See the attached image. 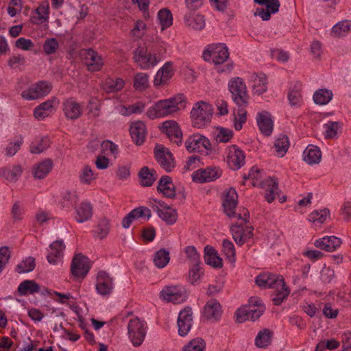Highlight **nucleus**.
<instances>
[{
	"instance_id": "obj_1",
	"label": "nucleus",
	"mask_w": 351,
	"mask_h": 351,
	"mask_svg": "<svg viewBox=\"0 0 351 351\" xmlns=\"http://www.w3.org/2000/svg\"><path fill=\"white\" fill-rule=\"evenodd\" d=\"M183 101L184 96L182 95L160 100L148 108L147 115L152 119L171 115L180 110L179 105Z\"/></svg>"
},
{
	"instance_id": "obj_2",
	"label": "nucleus",
	"mask_w": 351,
	"mask_h": 351,
	"mask_svg": "<svg viewBox=\"0 0 351 351\" xmlns=\"http://www.w3.org/2000/svg\"><path fill=\"white\" fill-rule=\"evenodd\" d=\"M213 108L209 104L200 101L195 104L191 112L193 125L201 128L210 122Z\"/></svg>"
},
{
	"instance_id": "obj_3",
	"label": "nucleus",
	"mask_w": 351,
	"mask_h": 351,
	"mask_svg": "<svg viewBox=\"0 0 351 351\" xmlns=\"http://www.w3.org/2000/svg\"><path fill=\"white\" fill-rule=\"evenodd\" d=\"M228 89L232 101L238 107H247L249 104V95L243 79L237 77L228 82Z\"/></svg>"
},
{
	"instance_id": "obj_4",
	"label": "nucleus",
	"mask_w": 351,
	"mask_h": 351,
	"mask_svg": "<svg viewBox=\"0 0 351 351\" xmlns=\"http://www.w3.org/2000/svg\"><path fill=\"white\" fill-rule=\"evenodd\" d=\"M146 323L138 317H134L129 321L128 324V332L129 338L134 346H140L146 335Z\"/></svg>"
},
{
	"instance_id": "obj_5",
	"label": "nucleus",
	"mask_w": 351,
	"mask_h": 351,
	"mask_svg": "<svg viewBox=\"0 0 351 351\" xmlns=\"http://www.w3.org/2000/svg\"><path fill=\"white\" fill-rule=\"evenodd\" d=\"M134 62L142 69H148L158 63V56L153 55L143 44L139 45L133 52Z\"/></svg>"
},
{
	"instance_id": "obj_6",
	"label": "nucleus",
	"mask_w": 351,
	"mask_h": 351,
	"mask_svg": "<svg viewBox=\"0 0 351 351\" xmlns=\"http://www.w3.org/2000/svg\"><path fill=\"white\" fill-rule=\"evenodd\" d=\"M186 149L189 152H199L208 155L211 149V143L208 138L199 134L191 136L185 142Z\"/></svg>"
},
{
	"instance_id": "obj_7",
	"label": "nucleus",
	"mask_w": 351,
	"mask_h": 351,
	"mask_svg": "<svg viewBox=\"0 0 351 351\" xmlns=\"http://www.w3.org/2000/svg\"><path fill=\"white\" fill-rule=\"evenodd\" d=\"M229 58V52L224 44H217L209 46L203 53V58L206 61L212 60L215 64H221Z\"/></svg>"
},
{
	"instance_id": "obj_8",
	"label": "nucleus",
	"mask_w": 351,
	"mask_h": 351,
	"mask_svg": "<svg viewBox=\"0 0 351 351\" xmlns=\"http://www.w3.org/2000/svg\"><path fill=\"white\" fill-rule=\"evenodd\" d=\"M79 55L89 71H99L104 65L101 56L91 48L81 49Z\"/></svg>"
},
{
	"instance_id": "obj_9",
	"label": "nucleus",
	"mask_w": 351,
	"mask_h": 351,
	"mask_svg": "<svg viewBox=\"0 0 351 351\" xmlns=\"http://www.w3.org/2000/svg\"><path fill=\"white\" fill-rule=\"evenodd\" d=\"M264 305H246L236 312V321L242 323L247 320L255 321L258 319L265 311Z\"/></svg>"
},
{
	"instance_id": "obj_10",
	"label": "nucleus",
	"mask_w": 351,
	"mask_h": 351,
	"mask_svg": "<svg viewBox=\"0 0 351 351\" xmlns=\"http://www.w3.org/2000/svg\"><path fill=\"white\" fill-rule=\"evenodd\" d=\"M185 289L180 286H166L160 293V298L168 302L180 303L186 300Z\"/></svg>"
},
{
	"instance_id": "obj_11",
	"label": "nucleus",
	"mask_w": 351,
	"mask_h": 351,
	"mask_svg": "<svg viewBox=\"0 0 351 351\" xmlns=\"http://www.w3.org/2000/svg\"><path fill=\"white\" fill-rule=\"evenodd\" d=\"M51 90V86L45 81H40L31 86L27 90H23L21 97L27 100L36 99L48 95Z\"/></svg>"
},
{
	"instance_id": "obj_12",
	"label": "nucleus",
	"mask_w": 351,
	"mask_h": 351,
	"mask_svg": "<svg viewBox=\"0 0 351 351\" xmlns=\"http://www.w3.org/2000/svg\"><path fill=\"white\" fill-rule=\"evenodd\" d=\"M254 3L265 5L266 8H256L254 15L260 16L263 21H268L271 14L278 12L280 5L279 0H254Z\"/></svg>"
},
{
	"instance_id": "obj_13",
	"label": "nucleus",
	"mask_w": 351,
	"mask_h": 351,
	"mask_svg": "<svg viewBox=\"0 0 351 351\" xmlns=\"http://www.w3.org/2000/svg\"><path fill=\"white\" fill-rule=\"evenodd\" d=\"M90 266L88 258L82 254H76L72 260L71 271V274L77 278H84L89 271Z\"/></svg>"
},
{
	"instance_id": "obj_14",
	"label": "nucleus",
	"mask_w": 351,
	"mask_h": 351,
	"mask_svg": "<svg viewBox=\"0 0 351 351\" xmlns=\"http://www.w3.org/2000/svg\"><path fill=\"white\" fill-rule=\"evenodd\" d=\"M193 322V312L190 307L182 310L178 317V334L180 336H185L191 328Z\"/></svg>"
},
{
	"instance_id": "obj_15",
	"label": "nucleus",
	"mask_w": 351,
	"mask_h": 351,
	"mask_svg": "<svg viewBox=\"0 0 351 351\" xmlns=\"http://www.w3.org/2000/svg\"><path fill=\"white\" fill-rule=\"evenodd\" d=\"M221 175V170L217 167H207L195 171L192 176L193 180L199 183L208 182L216 180Z\"/></svg>"
},
{
	"instance_id": "obj_16",
	"label": "nucleus",
	"mask_w": 351,
	"mask_h": 351,
	"mask_svg": "<svg viewBox=\"0 0 351 351\" xmlns=\"http://www.w3.org/2000/svg\"><path fill=\"white\" fill-rule=\"evenodd\" d=\"M83 106L73 98H69L64 101L62 110L65 117L71 120L79 119L82 114Z\"/></svg>"
},
{
	"instance_id": "obj_17",
	"label": "nucleus",
	"mask_w": 351,
	"mask_h": 351,
	"mask_svg": "<svg viewBox=\"0 0 351 351\" xmlns=\"http://www.w3.org/2000/svg\"><path fill=\"white\" fill-rule=\"evenodd\" d=\"M162 129L171 141L178 145L181 143L182 132L177 122L173 120L165 121Z\"/></svg>"
},
{
	"instance_id": "obj_18",
	"label": "nucleus",
	"mask_w": 351,
	"mask_h": 351,
	"mask_svg": "<svg viewBox=\"0 0 351 351\" xmlns=\"http://www.w3.org/2000/svg\"><path fill=\"white\" fill-rule=\"evenodd\" d=\"M227 162L232 169H240L245 163L244 152L237 148L236 145L232 146L227 156Z\"/></svg>"
},
{
	"instance_id": "obj_19",
	"label": "nucleus",
	"mask_w": 351,
	"mask_h": 351,
	"mask_svg": "<svg viewBox=\"0 0 351 351\" xmlns=\"http://www.w3.org/2000/svg\"><path fill=\"white\" fill-rule=\"evenodd\" d=\"M230 230L232 238L239 245H242L253 237V228L252 226H248L243 230L241 226L235 224L231 227Z\"/></svg>"
},
{
	"instance_id": "obj_20",
	"label": "nucleus",
	"mask_w": 351,
	"mask_h": 351,
	"mask_svg": "<svg viewBox=\"0 0 351 351\" xmlns=\"http://www.w3.org/2000/svg\"><path fill=\"white\" fill-rule=\"evenodd\" d=\"M113 288L112 279L105 271H100L97 278L96 289L103 295H109Z\"/></svg>"
},
{
	"instance_id": "obj_21",
	"label": "nucleus",
	"mask_w": 351,
	"mask_h": 351,
	"mask_svg": "<svg viewBox=\"0 0 351 351\" xmlns=\"http://www.w3.org/2000/svg\"><path fill=\"white\" fill-rule=\"evenodd\" d=\"M238 204V195L236 191L231 188L226 193L223 202L224 212L229 217H235L234 209Z\"/></svg>"
},
{
	"instance_id": "obj_22",
	"label": "nucleus",
	"mask_w": 351,
	"mask_h": 351,
	"mask_svg": "<svg viewBox=\"0 0 351 351\" xmlns=\"http://www.w3.org/2000/svg\"><path fill=\"white\" fill-rule=\"evenodd\" d=\"M256 122L261 132L265 136H269L274 128L271 114L267 111L258 113Z\"/></svg>"
},
{
	"instance_id": "obj_23",
	"label": "nucleus",
	"mask_w": 351,
	"mask_h": 351,
	"mask_svg": "<svg viewBox=\"0 0 351 351\" xmlns=\"http://www.w3.org/2000/svg\"><path fill=\"white\" fill-rule=\"evenodd\" d=\"M158 162L167 171H171L174 167L173 155L167 149L162 147L155 152Z\"/></svg>"
},
{
	"instance_id": "obj_24",
	"label": "nucleus",
	"mask_w": 351,
	"mask_h": 351,
	"mask_svg": "<svg viewBox=\"0 0 351 351\" xmlns=\"http://www.w3.org/2000/svg\"><path fill=\"white\" fill-rule=\"evenodd\" d=\"M58 101H59L56 97H53L52 99L40 104L34 109V117L39 120L48 117L52 112L54 107L58 104Z\"/></svg>"
},
{
	"instance_id": "obj_25",
	"label": "nucleus",
	"mask_w": 351,
	"mask_h": 351,
	"mask_svg": "<svg viewBox=\"0 0 351 351\" xmlns=\"http://www.w3.org/2000/svg\"><path fill=\"white\" fill-rule=\"evenodd\" d=\"M23 168L20 165H14L0 169V176L10 182H16L21 176Z\"/></svg>"
},
{
	"instance_id": "obj_26",
	"label": "nucleus",
	"mask_w": 351,
	"mask_h": 351,
	"mask_svg": "<svg viewBox=\"0 0 351 351\" xmlns=\"http://www.w3.org/2000/svg\"><path fill=\"white\" fill-rule=\"evenodd\" d=\"M130 132L132 138L137 145H141L145 142L146 136L145 125L142 121H136L132 123Z\"/></svg>"
},
{
	"instance_id": "obj_27",
	"label": "nucleus",
	"mask_w": 351,
	"mask_h": 351,
	"mask_svg": "<svg viewBox=\"0 0 351 351\" xmlns=\"http://www.w3.org/2000/svg\"><path fill=\"white\" fill-rule=\"evenodd\" d=\"M341 244V239L334 236L323 237L316 240L314 243L316 247L326 252L335 251Z\"/></svg>"
},
{
	"instance_id": "obj_28",
	"label": "nucleus",
	"mask_w": 351,
	"mask_h": 351,
	"mask_svg": "<svg viewBox=\"0 0 351 351\" xmlns=\"http://www.w3.org/2000/svg\"><path fill=\"white\" fill-rule=\"evenodd\" d=\"M49 247L50 252L47 255V259L50 264H56L63 256L65 245L62 240H57L53 241Z\"/></svg>"
},
{
	"instance_id": "obj_29",
	"label": "nucleus",
	"mask_w": 351,
	"mask_h": 351,
	"mask_svg": "<svg viewBox=\"0 0 351 351\" xmlns=\"http://www.w3.org/2000/svg\"><path fill=\"white\" fill-rule=\"evenodd\" d=\"M221 307L216 300L208 301L204 306V316L208 320L217 321L221 315Z\"/></svg>"
},
{
	"instance_id": "obj_30",
	"label": "nucleus",
	"mask_w": 351,
	"mask_h": 351,
	"mask_svg": "<svg viewBox=\"0 0 351 351\" xmlns=\"http://www.w3.org/2000/svg\"><path fill=\"white\" fill-rule=\"evenodd\" d=\"M157 191L167 198L176 197V191L171 178L168 176H162L157 186Z\"/></svg>"
},
{
	"instance_id": "obj_31",
	"label": "nucleus",
	"mask_w": 351,
	"mask_h": 351,
	"mask_svg": "<svg viewBox=\"0 0 351 351\" xmlns=\"http://www.w3.org/2000/svg\"><path fill=\"white\" fill-rule=\"evenodd\" d=\"M53 167V162L50 159L45 160L35 164L32 169V173L35 179L41 180L45 178Z\"/></svg>"
},
{
	"instance_id": "obj_32",
	"label": "nucleus",
	"mask_w": 351,
	"mask_h": 351,
	"mask_svg": "<svg viewBox=\"0 0 351 351\" xmlns=\"http://www.w3.org/2000/svg\"><path fill=\"white\" fill-rule=\"evenodd\" d=\"M140 184L142 186H151L158 178L156 170L143 167L138 172Z\"/></svg>"
},
{
	"instance_id": "obj_33",
	"label": "nucleus",
	"mask_w": 351,
	"mask_h": 351,
	"mask_svg": "<svg viewBox=\"0 0 351 351\" xmlns=\"http://www.w3.org/2000/svg\"><path fill=\"white\" fill-rule=\"evenodd\" d=\"M204 258L205 263L214 268H221L223 267L222 258L217 255L216 250L209 245L204 248Z\"/></svg>"
},
{
	"instance_id": "obj_34",
	"label": "nucleus",
	"mask_w": 351,
	"mask_h": 351,
	"mask_svg": "<svg viewBox=\"0 0 351 351\" xmlns=\"http://www.w3.org/2000/svg\"><path fill=\"white\" fill-rule=\"evenodd\" d=\"M184 21L186 26L194 30H202L206 25L204 16L200 14H186Z\"/></svg>"
},
{
	"instance_id": "obj_35",
	"label": "nucleus",
	"mask_w": 351,
	"mask_h": 351,
	"mask_svg": "<svg viewBox=\"0 0 351 351\" xmlns=\"http://www.w3.org/2000/svg\"><path fill=\"white\" fill-rule=\"evenodd\" d=\"M173 75L172 63L168 62L157 72L154 79V85L159 86L166 83Z\"/></svg>"
},
{
	"instance_id": "obj_36",
	"label": "nucleus",
	"mask_w": 351,
	"mask_h": 351,
	"mask_svg": "<svg viewBox=\"0 0 351 351\" xmlns=\"http://www.w3.org/2000/svg\"><path fill=\"white\" fill-rule=\"evenodd\" d=\"M304 160L309 164H317L320 162L322 153L320 149L313 145H308L303 153Z\"/></svg>"
},
{
	"instance_id": "obj_37",
	"label": "nucleus",
	"mask_w": 351,
	"mask_h": 351,
	"mask_svg": "<svg viewBox=\"0 0 351 351\" xmlns=\"http://www.w3.org/2000/svg\"><path fill=\"white\" fill-rule=\"evenodd\" d=\"M144 45L147 47V49L150 51V53L158 56V62L161 60L162 55L166 52L165 43L158 38L152 43L147 40Z\"/></svg>"
},
{
	"instance_id": "obj_38",
	"label": "nucleus",
	"mask_w": 351,
	"mask_h": 351,
	"mask_svg": "<svg viewBox=\"0 0 351 351\" xmlns=\"http://www.w3.org/2000/svg\"><path fill=\"white\" fill-rule=\"evenodd\" d=\"M261 184L262 187H267L265 197L269 203H271L275 199V193H278V183L277 180L268 178Z\"/></svg>"
},
{
	"instance_id": "obj_39",
	"label": "nucleus",
	"mask_w": 351,
	"mask_h": 351,
	"mask_svg": "<svg viewBox=\"0 0 351 351\" xmlns=\"http://www.w3.org/2000/svg\"><path fill=\"white\" fill-rule=\"evenodd\" d=\"M40 291V285L33 280H25L18 287L17 291L20 295L34 294Z\"/></svg>"
},
{
	"instance_id": "obj_40",
	"label": "nucleus",
	"mask_w": 351,
	"mask_h": 351,
	"mask_svg": "<svg viewBox=\"0 0 351 351\" xmlns=\"http://www.w3.org/2000/svg\"><path fill=\"white\" fill-rule=\"evenodd\" d=\"M49 18V5H40L31 16V21L34 24H42Z\"/></svg>"
},
{
	"instance_id": "obj_41",
	"label": "nucleus",
	"mask_w": 351,
	"mask_h": 351,
	"mask_svg": "<svg viewBox=\"0 0 351 351\" xmlns=\"http://www.w3.org/2000/svg\"><path fill=\"white\" fill-rule=\"evenodd\" d=\"M169 252L165 248L158 250L154 256V263L158 268H164L169 262Z\"/></svg>"
},
{
	"instance_id": "obj_42",
	"label": "nucleus",
	"mask_w": 351,
	"mask_h": 351,
	"mask_svg": "<svg viewBox=\"0 0 351 351\" xmlns=\"http://www.w3.org/2000/svg\"><path fill=\"white\" fill-rule=\"evenodd\" d=\"M272 332L267 328H265L258 332L255 338V344L258 348H265L271 342Z\"/></svg>"
},
{
	"instance_id": "obj_43",
	"label": "nucleus",
	"mask_w": 351,
	"mask_h": 351,
	"mask_svg": "<svg viewBox=\"0 0 351 351\" xmlns=\"http://www.w3.org/2000/svg\"><path fill=\"white\" fill-rule=\"evenodd\" d=\"M76 213L78 216L77 218V221L79 223L84 222L90 219L92 217V206L88 203H82L79 208L76 209Z\"/></svg>"
},
{
	"instance_id": "obj_44",
	"label": "nucleus",
	"mask_w": 351,
	"mask_h": 351,
	"mask_svg": "<svg viewBox=\"0 0 351 351\" xmlns=\"http://www.w3.org/2000/svg\"><path fill=\"white\" fill-rule=\"evenodd\" d=\"M267 77L264 73H260L256 75L254 80L253 91L254 93L260 95L267 90Z\"/></svg>"
},
{
	"instance_id": "obj_45",
	"label": "nucleus",
	"mask_w": 351,
	"mask_h": 351,
	"mask_svg": "<svg viewBox=\"0 0 351 351\" xmlns=\"http://www.w3.org/2000/svg\"><path fill=\"white\" fill-rule=\"evenodd\" d=\"M332 96L333 94L331 90L328 89H319L314 93L313 100L317 104L325 105L332 99Z\"/></svg>"
},
{
	"instance_id": "obj_46",
	"label": "nucleus",
	"mask_w": 351,
	"mask_h": 351,
	"mask_svg": "<svg viewBox=\"0 0 351 351\" xmlns=\"http://www.w3.org/2000/svg\"><path fill=\"white\" fill-rule=\"evenodd\" d=\"M351 30V21H343L332 27V35L335 37L345 36Z\"/></svg>"
},
{
	"instance_id": "obj_47",
	"label": "nucleus",
	"mask_w": 351,
	"mask_h": 351,
	"mask_svg": "<svg viewBox=\"0 0 351 351\" xmlns=\"http://www.w3.org/2000/svg\"><path fill=\"white\" fill-rule=\"evenodd\" d=\"M35 267V258L32 256H29L16 265L15 271L19 274L28 273L33 271Z\"/></svg>"
},
{
	"instance_id": "obj_48",
	"label": "nucleus",
	"mask_w": 351,
	"mask_h": 351,
	"mask_svg": "<svg viewBox=\"0 0 351 351\" xmlns=\"http://www.w3.org/2000/svg\"><path fill=\"white\" fill-rule=\"evenodd\" d=\"M274 147L278 156L282 157L289 147V138L285 135L279 136L274 143Z\"/></svg>"
},
{
	"instance_id": "obj_49",
	"label": "nucleus",
	"mask_w": 351,
	"mask_h": 351,
	"mask_svg": "<svg viewBox=\"0 0 351 351\" xmlns=\"http://www.w3.org/2000/svg\"><path fill=\"white\" fill-rule=\"evenodd\" d=\"M158 18L162 26V30L169 27L173 23V16L167 8L160 10L158 13Z\"/></svg>"
},
{
	"instance_id": "obj_50",
	"label": "nucleus",
	"mask_w": 351,
	"mask_h": 351,
	"mask_svg": "<svg viewBox=\"0 0 351 351\" xmlns=\"http://www.w3.org/2000/svg\"><path fill=\"white\" fill-rule=\"evenodd\" d=\"M274 293L273 294L272 300L275 305H280L283 300L288 297L290 293V290L284 282V286L278 287V289H275Z\"/></svg>"
},
{
	"instance_id": "obj_51",
	"label": "nucleus",
	"mask_w": 351,
	"mask_h": 351,
	"mask_svg": "<svg viewBox=\"0 0 351 351\" xmlns=\"http://www.w3.org/2000/svg\"><path fill=\"white\" fill-rule=\"evenodd\" d=\"M124 86V81L121 78H117L115 80L109 78L104 84V88L108 93H113L121 90Z\"/></svg>"
},
{
	"instance_id": "obj_52",
	"label": "nucleus",
	"mask_w": 351,
	"mask_h": 351,
	"mask_svg": "<svg viewBox=\"0 0 351 351\" xmlns=\"http://www.w3.org/2000/svg\"><path fill=\"white\" fill-rule=\"evenodd\" d=\"M50 146V141L47 136L42 137L38 141L33 142L30 146L32 154H40Z\"/></svg>"
},
{
	"instance_id": "obj_53",
	"label": "nucleus",
	"mask_w": 351,
	"mask_h": 351,
	"mask_svg": "<svg viewBox=\"0 0 351 351\" xmlns=\"http://www.w3.org/2000/svg\"><path fill=\"white\" fill-rule=\"evenodd\" d=\"M201 263L191 264L189 270V280L194 284L204 275V271L200 266Z\"/></svg>"
},
{
	"instance_id": "obj_54",
	"label": "nucleus",
	"mask_w": 351,
	"mask_h": 351,
	"mask_svg": "<svg viewBox=\"0 0 351 351\" xmlns=\"http://www.w3.org/2000/svg\"><path fill=\"white\" fill-rule=\"evenodd\" d=\"M149 86L148 75L144 73H137L134 78V87L136 90L142 91Z\"/></svg>"
},
{
	"instance_id": "obj_55",
	"label": "nucleus",
	"mask_w": 351,
	"mask_h": 351,
	"mask_svg": "<svg viewBox=\"0 0 351 351\" xmlns=\"http://www.w3.org/2000/svg\"><path fill=\"white\" fill-rule=\"evenodd\" d=\"M206 343L202 338L197 337L190 341L183 348V351H204Z\"/></svg>"
},
{
	"instance_id": "obj_56",
	"label": "nucleus",
	"mask_w": 351,
	"mask_h": 351,
	"mask_svg": "<svg viewBox=\"0 0 351 351\" xmlns=\"http://www.w3.org/2000/svg\"><path fill=\"white\" fill-rule=\"evenodd\" d=\"M217 130L218 132L215 135V140L217 143H226L233 137V131L230 129L218 127Z\"/></svg>"
},
{
	"instance_id": "obj_57",
	"label": "nucleus",
	"mask_w": 351,
	"mask_h": 351,
	"mask_svg": "<svg viewBox=\"0 0 351 351\" xmlns=\"http://www.w3.org/2000/svg\"><path fill=\"white\" fill-rule=\"evenodd\" d=\"M324 127L325 128V137L326 138H333L337 136L341 124L339 121H328Z\"/></svg>"
},
{
	"instance_id": "obj_58",
	"label": "nucleus",
	"mask_w": 351,
	"mask_h": 351,
	"mask_svg": "<svg viewBox=\"0 0 351 351\" xmlns=\"http://www.w3.org/2000/svg\"><path fill=\"white\" fill-rule=\"evenodd\" d=\"M158 217L167 224L172 225L177 221L178 213L176 210L169 208V209L161 211Z\"/></svg>"
},
{
	"instance_id": "obj_59",
	"label": "nucleus",
	"mask_w": 351,
	"mask_h": 351,
	"mask_svg": "<svg viewBox=\"0 0 351 351\" xmlns=\"http://www.w3.org/2000/svg\"><path fill=\"white\" fill-rule=\"evenodd\" d=\"M237 114L234 112V128L236 130H241L243 126V124L247 121V111L245 110V107H238Z\"/></svg>"
},
{
	"instance_id": "obj_60",
	"label": "nucleus",
	"mask_w": 351,
	"mask_h": 351,
	"mask_svg": "<svg viewBox=\"0 0 351 351\" xmlns=\"http://www.w3.org/2000/svg\"><path fill=\"white\" fill-rule=\"evenodd\" d=\"M223 252L226 256L227 258L230 262L233 263L235 261V249L233 243L227 240L224 239L223 241Z\"/></svg>"
},
{
	"instance_id": "obj_61",
	"label": "nucleus",
	"mask_w": 351,
	"mask_h": 351,
	"mask_svg": "<svg viewBox=\"0 0 351 351\" xmlns=\"http://www.w3.org/2000/svg\"><path fill=\"white\" fill-rule=\"evenodd\" d=\"M329 213L328 209H323L319 211L315 210L310 214L309 220L312 222L317 221L320 223H323L329 216Z\"/></svg>"
},
{
	"instance_id": "obj_62",
	"label": "nucleus",
	"mask_w": 351,
	"mask_h": 351,
	"mask_svg": "<svg viewBox=\"0 0 351 351\" xmlns=\"http://www.w3.org/2000/svg\"><path fill=\"white\" fill-rule=\"evenodd\" d=\"M97 236L100 239L104 238L109 232V220L102 218L97 225Z\"/></svg>"
},
{
	"instance_id": "obj_63",
	"label": "nucleus",
	"mask_w": 351,
	"mask_h": 351,
	"mask_svg": "<svg viewBox=\"0 0 351 351\" xmlns=\"http://www.w3.org/2000/svg\"><path fill=\"white\" fill-rule=\"evenodd\" d=\"M58 47V42L53 38L47 39L43 45V50L47 55L54 53Z\"/></svg>"
},
{
	"instance_id": "obj_64",
	"label": "nucleus",
	"mask_w": 351,
	"mask_h": 351,
	"mask_svg": "<svg viewBox=\"0 0 351 351\" xmlns=\"http://www.w3.org/2000/svg\"><path fill=\"white\" fill-rule=\"evenodd\" d=\"M95 178L93 171L88 166H86L82 169V173L80 175V180L82 183L88 184Z\"/></svg>"
}]
</instances>
